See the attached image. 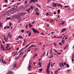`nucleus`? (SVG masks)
<instances>
[{"mask_svg": "<svg viewBox=\"0 0 74 74\" xmlns=\"http://www.w3.org/2000/svg\"><path fill=\"white\" fill-rule=\"evenodd\" d=\"M32 30H33V32H34V33L35 34H36V33H38V34H39V32H38V31L35 29H34V28H32Z\"/></svg>", "mask_w": 74, "mask_h": 74, "instance_id": "f257e3e1", "label": "nucleus"}, {"mask_svg": "<svg viewBox=\"0 0 74 74\" xmlns=\"http://www.w3.org/2000/svg\"><path fill=\"white\" fill-rule=\"evenodd\" d=\"M51 65V62H49V63L48 64L47 67V71L49 70V67H50V66Z\"/></svg>", "mask_w": 74, "mask_h": 74, "instance_id": "f03ea898", "label": "nucleus"}, {"mask_svg": "<svg viewBox=\"0 0 74 74\" xmlns=\"http://www.w3.org/2000/svg\"><path fill=\"white\" fill-rule=\"evenodd\" d=\"M31 68H32V66H31V65H29L28 67V69L29 71H31Z\"/></svg>", "mask_w": 74, "mask_h": 74, "instance_id": "7ed1b4c3", "label": "nucleus"}, {"mask_svg": "<svg viewBox=\"0 0 74 74\" xmlns=\"http://www.w3.org/2000/svg\"><path fill=\"white\" fill-rule=\"evenodd\" d=\"M8 36H9V37L10 38H11L12 37V36H11V33H10V32L8 33Z\"/></svg>", "mask_w": 74, "mask_h": 74, "instance_id": "20e7f679", "label": "nucleus"}, {"mask_svg": "<svg viewBox=\"0 0 74 74\" xmlns=\"http://www.w3.org/2000/svg\"><path fill=\"white\" fill-rule=\"evenodd\" d=\"M35 11L36 12H35L36 15H37V16H38V15H39V14H40V13L37 12V10H35Z\"/></svg>", "mask_w": 74, "mask_h": 74, "instance_id": "39448f33", "label": "nucleus"}, {"mask_svg": "<svg viewBox=\"0 0 74 74\" xmlns=\"http://www.w3.org/2000/svg\"><path fill=\"white\" fill-rule=\"evenodd\" d=\"M66 28H64L62 30V31H61L60 33H63L64 32V31H66Z\"/></svg>", "mask_w": 74, "mask_h": 74, "instance_id": "423d86ee", "label": "nucleus"}, {"mask_svg": "<svg viewBox=\"0 0 74 74\" xmlns=\"http://www.w3.org/2000/svg\"><path fill=\"white\" fill-rule=\"evenodd\" d=\"M27 33H28V34H29L28 36H29V37L30 36V35H31V33L30 32L28 31H27Z\"/></svg>", "mask_w": 74, "mask_h": 74, "instance_id": "0eeeda50", "label": "nucleus"}, {"mask_svg": "<svg viewBox=\"0 0 74 74\" xmlns=\"http://www.w3.org/2000/svg\"><path fill=\"white\" fill-rule=\"evenodd\" d=\"M35 47V45H31L27 49H29L30 48H32V47Z\"/></svg>", "mask_w": 74, "mask_h": 74, "instance_id": "6e6552de", "label": "nucleus"}, {"mask_svg": "<svg viewBox=\"0 0 74 74\" xmlns=\"http://www.w3.org/2000/svg\"><path fill=\"white\" fill-rule=\"evenodd\" d=\"M56 5H58V3H55L53 4V7H56Z\"/></svg>", "mask_w": 74, "mask_h": 74, "instance_id": "1a4fd4ad", "label": "nucleus"}, {"mask_svg": "<svg viewBox=\"0 0 74 74\" xmlns=\"http://www.w3.org/2000/svg\"><path fill=\"white\" fill-rule=\"evenodd\" d=\"M35 1H36V0H31L30 1V3H32V2L35 3Z\"/></svg>", "mask_w": 74, "mask_h": 74, "instance_id": "9d476101", "label": "nucleus"}, {"mask_svg": "<svg viewBox=\"0 0 74 74\" xmlns=\"http://www.w3.org/2000/svg\"><path fill=\"white\" fill-rule=\"evenodd\" d=\"M4 40L5 41V42H7L8 41V36H7V38H4Z\"/></svg>", "mask_w": 74, "mask_h": 74, "instance_id": "9b49d317", "label": "nucleus"}, {"mask_svg": "<svg viewBox=\"0 0 74 74\" xmlns=\"http://www.w3.org/2000/svg\"><path fill=\"white\" fill-rule=\"evenodd\" d=\"M64 24V21L62 22V23H60V25H63Z\"/></svg>", "mask_w": 74, "mask_h": 74, "instance_id": "f8f14e48", "label": "nucleus"}, {"mask_svg": "<svg viewBox=\"0 0 74 74\" xmlns=\"http://www.w3.org/2000/svg\"><path fill=\"white\" fill-rule=\"evenodd\" d=\"M18 38H21V39H23V38L21 36V35H19V36H18Z\"/></svg>", "mask_w": 74, "mask_h": 74, "instance_id": "ddd939ff", "label": "nucleus"}, {"mask_svg": "<svg viewBox=\"0 0 74 74\" xmlns=\"http://www.w3.org/2000/svg\"><path fill=\"white\" fill-rule=\"evenodd\" d=\"M45 55V52L42 55V56H41V58H42V57H44Z\"/></svg>", "mask_w": 74, "mask_h": 74, "instance_id": "4468645a", "label": "nucleus"}, {"mask_svg": "<svg viewBox=\"0 0 74 74\" xmlns=\"http://www.w3.org/2000/svg\"><path fill=\"white\" fill-rule=\"evenodd\" d=\"M41 64H42V63H41V62H39L38 63V64L40 66H42V65H41Z\"/></svg>", "mask_w": 74, "mask_h": 74, "instance_id": "2eb2a0df", "label": "nucleus"}, {"mask_svg": "<svg viewBox=\"0 0 74 74\" xmlns=\"http://www.w3.org/2000/svg\"><path fill=\"white\" fill-rule=\"evenodd\" d=\"M38 56L37 54V53H36L34 55V56L33 59H34V58H35V57H36V56Z\"/></svg>", "mask_w": 74, "mask_h": 74, "instance_id": "dca6fc26", "label": "nucleus"}, {"mask_svg": "<svg viewBox=\"0 0 74 74\" xmlns=\"http://www.w3.org/2000/svg\"><path fill=\"white\" fill-rule=\"evenodd\" d=\"M68 46H69L68 45L64 47V49H66V48H67V47H68Z\"/></svg>", "mask_w": 74, "mask_h": 74, "instance_id": "f3484780", "label": "nucleus"}, {"mask_svg": "<svg viewBox=\"0 0 74 74\" xmlns=\"http://www.w3.org/2000/svg\"><path fill=\"white\" fill-rule=\"evenodd\" d=\"M6 48L7 49H8V50H10L11 49V48H9V47H6Z\"/></svg>", "mask_w": 74, "mask_h": 74, "instance_id": "a211bd4d", "label": "nucleus"}, {"mask_svg": "<svg viewBox=\"0 0 74 74\" xmlns=\"http://www.w3.org/2000/svg\"><path fill=\"white\" fill-rule=\"evenodd\" d=\"M31 43H32V42L30 43L27 46L25 47L24 48V49H25L26 48H27V47H28V46H29V45H30V44Z\"/></svg>", "mask_w": 74, "mask_h": 74, "instance_id": "6ab92c4d", "label": "nucleus"}, {"mask_svg": "<svg viewBox=\"0 0 74 74\" xmlns=\"http://www.w3.org/2000/svg\"><path fill=\"white\" fill-rule=\"evenodd\" d=\"M29 27L30 28V27H32L33 25H31V23H30L29 24Z\"/></svg>", "mask_w": 74, "mask_h": 74, "instance_id": "aec40b11", "label": "nucleus"}, {"mask_svg": "<svg viewBox=\"0 0 74 74\" xmlns=\"http://www.w3.org/2000/svg\"><path fill=\"white\" fill-rule=\"evenodd\" d=\"M36 6H37V7H39V8H40L41 7V6H40V5H39L38 4H36Z\"/></svg>", "mask_w": 74, "mask_h": 74, "instance_id": "412c9836", "label": "nucleus"}, {"mask_svg": "<svg viewBox=\"0 0 74 74\" xmlns=\"http://www.w3.org/2000/svg\"><path fill=\"white\" fill-rule=\"evenodd\" d=\"M20 57H16L15 58V60H18V59H19Z\"/></svg>", "mask_w": 74, "mask_h": 74, "instance_id": "4be33fe9", "label": "nucleus"}, {"mask_svg": "<svg viewBox=\"0 0 74 74\" xmlns=\"http://www.w3.org/2000/svg\"><path fill=\"white\" fill-rule=\"evenodd\" d=\"M3 23H1V22H0V27H3V25H1V24H2Z\"/></svg>", "mask_w": 74, "mask_h": 74, "instance_id": "5701e85b", "label": "nucleus"}, {"mask_svg": "<svg viewBox=\"0 0 74 74\" xmlns=\"http://www.w3.org/2000/svg\"><path fill=\"white\" fill-rule=\"evenodd\" d=\"M2 62L3 63H4V64H6V62L3 61V59L2 60Z\"/></svg>", "mask_w": 74, "mask_h": 74, "instance_id": "b1692460", "label": "nucleus"}, {"mask_svg": "<svg viewBox=\"0 0 74 74\" xmlns=\"http://www.w3.org/2000/svg\"><path fill=\"white\" fill-rule=\"evenodd\" d=\"M46 71L47 72L48 74H49V70H46Z\"/></svg>", "mask_w": 74, "mask_h": 74, "instance_id": "393cba45", "label": "nucleus"}, {"mask_svg": "<svg viewBox=\"0 0 74 74\" xmlns=\"http://www.w3.org/2000/svg\"><path fill=\"white\" fill-rule=\"evenodd\" d=\"M61 65L62 66V67H63V66H64V65H63V62L62 61V63H61Z\"/></svg>", "mask_w": 74, "mask_h": 74, "instance_id": "a878e982", "label": "nucleus"}, {"mask_svg": "<svg viewBox=\"0 0 74 74\" xmlns=\"http://www.w3.org/2000/svg\"><path fill=\"white\" fill-rule=\"evenodd\" d=\"M12 73V71H10L8 73V74H11Z\"/></svg>", "mask_w": 74, "mask_h": 74, "instance_id": "bb28decb", "label": "nucleus"}, {"mask_svg": "<svg viewBox=\"0 0 74 74\" xmlns=\"http://www.w3.org/2000/svg\"><path fill=\"white\" fill-rule=\"evenodd\" d=\"M66 66L67 68H69V67H70V66H69V64H66Z\"/></svg>", "mask_w": 74, "mask_h": 74, "instance_id": "cd10ccee", "label": "nucleus"}, {"mask_svg": "<svg viewBox=\"0 0 74 74\" xmlns=\"http://www.w3.org/2000/svg\"><path fill=\"white\" fill-rule=\"evenodd\" d=\"M58 14H59L60 13V10L59 9L57 11Z\"/></svg>", "mask_w": 74, "mask_h": 74, "instance_id": "c85d7f7f", "label": "nucleus"}, {"mask_svg": "<svg viewBox=\"0 0 74 74\" xmlns=\"http://www.w3.org/2000/svg\"><path fill=\"white\" fill-rule=\"evenodd\" d=\"M53 58V54H52V55L51 56L49 57V58Z\"/></svg>", "mask_w": 74, "mask_h": 74, "instance_id": "c756f323", "label": "nucleus"}, {"mask_svg": "<svg viewBox=\"0 0 74 74\" xmlns=\"http://www.w3.org/2000/svg\"><path fill=\"white\" fill-rule=\"evenodd\" d=\"M1 49H3L4 47H3V45L1 44Z\"/></svg>", "mask_w": 74, "mask_h": 74, "instance_id": "7c9ffc66", "label": "nucleus"}, {"mask_svg": "<svg viewBox=\"0 0 74 74\" xmlns=\"http://www.w3.org/2000/svg\"><path fill=\"white\" fill-rule=\"evenodd\" d=\"M36 10L37 11H37H38L39 10H38V9L37 8H36Z\"/></svg>", "mask_w": 74, "mask_h": 74, "instance_id": "2f4dec72", "label": "nucleus"}, {"mask_svg": "<svg viewBox=\"0 0 74 74\" xmlns=\"http://www.w3.org/2000/svg\"><path fill=\"white\" fill-rule=\"evenodd\" d=\"M70 7L69 6H65L64 8H67V7Z\"/></svg>", "mask_w": 74, "mask_h": 74, "instance_id": "473e14b6", "label": "nucleus"}, {"mask_svg": "<svg viewBox=\"0 0 74 74\" xmlns=\"http://www.w3.org/2000/svg\"><path fill=\"white\" fill-rule=\"evenodd\" d=\"M5 2V3H7L8 2V0H5L4 1Z\"/></svg>", "mask_w": 74, "mask_h": 74, "instance_id": "72a5a7b5", "label": "nucleus"}, {"mask_svg": "<svg viewBox=\"0 0 74 74\" xmlns=\"http://www.w3.org/2000/svg\"><path fill=\"white\" fill-rule=\"evenodd\" d=\"M49 14V13L47 12L46 14V16H48V14Z\"/></svg>", "mask_w": 74, "mask_h": 74, "instance_id": "f704fd0d", "label": "nucleus"}, {"mask_svg": "<svg viewBox=\"0 0 74 74\" xmlns=\"http://www.w3.org/2000/svg\"><path fill=\"white\" fill-rule=\"evenodd\" d=\"M57 54L58 55H60L61 54V53H58Z\"/></svg>", "mask_w": 74, "mask_h": 74, "instance_id": "c9c22d12", "label": "nucleus"}, {"mask_svg": "<svg viewBox=\"0 0 74 74\" xmlns=\"http://www.w3.org/2000/svg\"><path fill=\"white\" fill-rule=\"evenodd\" d=\"M23 52L22 53L20 54L19 55L20 56L21 55V56H22V55H23Z\"/></svg>", "mask_w": 74, "mask_h": 74, "instance_id": "e433bc0d", "label": "nucleus"}, {"mask_svg": "<svg viewBox=\"0 0 74 74\" xmlns=\"http://www.w3.org/2000/svg\"><path fill=\"white\" fill-rule=\"evenodd\" d=\"M54 50V51H55V52H56V53H58V51H56V50L54 49H53Z\"/></svg>", "mask_w": 74, "mask_h": 74, "instance_id": "4c0bfd02", "label": "nucleus"}, {"mask_svg": "<svg viewBox=\"0 0 74 74\" xmlns=\"http://www.w3.org/2000/svg\"><path fill=\"white\" fill-rule=\"evenodd\" d=\"M60 66L61 67V68H62V65H61V62L60 63Z\"/></svg>", "mask_w": 74, "mask_h": 74, "instance_id": "58836bf2", "label": "nucleus"}, {"mask_svg": "<svg viewBox=\"0 0 74 74\" xmlns=\"http://www.w3.org/2000/svg\"><path fill=\"white\" fill-rule=\"evenodd\" d=\"M59 4V5H60V7H61V8H62V7H63L62 6V5H61V4Z\"/></svg>", "mask_w": 74, "mask_h": 74, "instance_id": "ea45409f", "label": "nucleus"}, {"mask_svg": "<svg viewBox=\"0 0 74 74\" xmlns=\"http://www.w3.org/2000/svg\"><path fill=\"white\" fill-rule=\"evenodd\" d=\"M42 69H39V71H40L41 72L42 71Z\"/></svg>", "mask_w": 74, "mask_h": 74, "instance_id": "a19ab883", "label": "nucleus"}, {"mask_svg": "<svg viewBox=\"0 0 74 74\" xmlns=\"http://www.w3.org/2000/svg\"><path fill=\"white\" fill-rule=\"evenodd\" d=\"M52 49H51V53L50 54H52Z\"/></svg>", "mask_w": 74, "mask_h": 74, "instance_id": "79ce46f5", "label": "nucleus"}, {"mask_svg": "<svg viewBox=\"0 0 74 74\" xmlns=\"http://www.w3.org/2000/svg\"><path fill=\"white\" fill-rule=\"evenodd\" d=\"M21 14V15H25V13H20Z\"/></svg>", "mask_w": 74, "mask_h": 74, "instance_id": "37998d69", "label": "nucleus"}, {"mask_svg": "<svg viewBox=\"0 0 74 74\" xmlns=\"http://www.w3.org/2000/svg\"><path fill=\"white\" fill-rule=\"evenodd\" d=\"M59 45H61V46H62V43H59Z\"/></svg>", "mask_w": 74, "mask_h": 74, "instance_id": "c03bdc74", "label": "nucleus"}, {"mask_svg": "<svg viewBox=\"0 0 74 74\" xmlns=\"http://www.w3.org/2000/svg\"><path fill=\"white\" fill-rule=\"evenodd\" d=\"M51 1L50 0H49L47 2V3H49V2H50Z\"/></svg>", "mask_w": 74, "mask_h": 74, "instance_id": "a18cd8bd", "label": "nucleus"}, {"mask_svg": "<svg viewBox=\"0 0 74 74\" xmlns=\"http://www.w3.org/2000/svg\"><path fill=\"white\" fill-rule=\"evenodd\" d=\"M21 32H22V33H23L24 32V30H23V29H22L21 30Z\"/></svg>", "mask_w": 74, "mask_h": 74, "instance_id": "49530a36", "label": "nucleus"}, {"mask_svg": "<svg viewBox=\"0 0 74 74\" xmlns=\"http://www.w3.org/2000/svg\"><path fill=\"white\" fill-rule=\"evenodd\" d=\"M49 51H48L47 52V54L46 55V56H47L48 55V53H49Z\"/></svg>", "mask_w": 74, "mask_h": 74, "instance_id": "de8ad7c7", "label": "nucleus"}, {"mask_svg": "<svg viewBox=\"0 0 74 74\" xmlns=\"http://www.w3.org/2000/svg\"><path fill=\"white\" fill-rule=\"evenodd\" d=\"M47 27H49V24H47Z\"/></svg>", "mask_w": 74, "mask_h": 74, "instance_id": "09e8293b", "label": "nucleus"}, {"mask_svg": "<svg viewBox=\"0 0 74 74\" xmlns=\"http://www.w3.org/2000/svg\"><path fill=\"white\" fill-rule=\"evenodd\" d=\"M35 22V21H34L33 22H32V24H34V23Z\"/></svg>", "mask_w": 74, "mask_h": 74, "instance_id": "8fccbe9b", "label": "nucleus"}, {"mask_svg": "<svg viewBox=\"0 0 74 74\" xmlns=\"http://www.w3.org/2000/svg\"><path fill=\"white\" fill-rule=\"evenodd\" d=\"M15 67H16V64L14 65L13 67V68H15Z\"/></svg>", "mask_w": 74, "mask_h": 74, "instance_id": "3c124183", "label": "nucleus"}, {"mask_svg": "<svg viewBox=\"0 0 74 74\" xmlns=\"http://www.w3.org/2000/svg\"><path fill=\"white\" fill-rule=\"evenodd\" d=\"M66 64H67V63H66V62H64V65H66Z\"/></svg>", "mask_w": 74, "mask_h": 74, "instance_id": "603ef678", "label": "nucleus"}, {"mask_svg": "<svg viewBox=\"0 0 74 74\" xmlns=\"http://www.w3.org/2000/svg\"><path fill=\"white\" fill-rule=\"evenodd\" d=\"M70 71V69H68L67 71V72H69V71Z\"/></svg>", "mask_w": 74, "mask_h": 74, "instance_id": "864d4df0", "label": "nucleus"}, {"mask_svg": "<svg viewBox=\"0 0 74 74\" xmlns=\"http://www.w3.org/2000/svg\"><path fill=\"white\" fill-rule=\"evenodd\" d=\"M7 29H10V27L9 26H7Z\"/></svg>", "mask_w": 74, "mask_h": 74, "instance_id": "5fc2aeb1", "label": "nucleus"}, {"mask_svg": "<svg viewBox=\"0 0 74 74\" xmlns=\"http://www.w3.org/2000/svg\"><path fill=\"white\" fill-rule=\"evenodd\" d=\"M3 7H7V5H3Z\"/></svg>", "mask_w": 74, "mask_h": 74, "instance_id": "6e6d98bb", "label": "nucleus"}, {"mask_svg": "<svg viewBox=\"0 0 74 74\" xmlns=\"http://www.w3.org/2000/svg\"><path fill=\"white\" fill-rule=\"evenodd\" d=\"M10 23V24H9V26H11V22H10V23Z\"/></svg>", "mask_w": 74, "mask_h": 74, "instance_id": "4d7b16f0", "label": "nucleus"}, {"mask_svg": "<svg viewBox=\"0 0 74 74\" xmlns=\"http://www.w3.org/2000/svg\"><path fill=\"white\" fill-rule=\"evenodd\" d=\"M11 19V18L9 17H7V19Z\"/></svg>", "mask_w": 74, "mask_h": 74, "instance_id": "13d9d810", "label": "nucleus"}, {"mask_svg": "<svg viewBox=\"0 0 74 74\" xmlns=\"http://www.w3.org/2000/svg\"><path fill=\"white\" fill-rule=\"evenodd\" d=\"M54 45H55V46H56V43L54 42Z\"/></svg>", "mask_w": 74, "mask_h": 74, "instance_id": "bf43d9fd", "label": "nucleus"}, {"mask_svg": "<svg viewBox=\"0 0 74 74\" xmlns=\"http://www.w3.org/2000/svg\"><path fill=\"white\" fill-rule=\"evenodd\" d=\"M23 48H22L21 50V51H23Z\"/></svg>", "mask_w": 74, "mask_h": 74, "instance_id": "052dcab7", "label": "nucleus"}, {"mask_svg": "<svg viewBox=\"0 0 74 74\" xmlns=\"http://www.w3.org/2000/svg\"><path fill=\"white\" fill-rule=\"evenodd\" d=\"M53 65L52 64H51V67H53Z\"/></svg>", "mask_w": 74, "mask_h": 74, "instance_id": "680f3d73", "label": "nucleus"}, {"mask_svg": "<svg viewBox=\"0 0 74 74\" xmlns=\"http://www.w3.org/2000/svg\"><path fill=\"white\" fill-rule=\"evenodd\" d=\"M27 3V1H25V4H26Z\"/></svg>", "mask_w": 74, "mask_h": 74, "instance_id": "e2e57ef3", "label": "nucleus"}, {"mask_svg": "<svg viewBox=\"0 0 74 74\" xmlns=\"http://www.w3.org/2000/svg\"><path fill=\"white\" fill-rule=\"evenodd\" d=\"M34 66H35V64H36V62H34Z\"/></svg>", "mask_w": 74, "mask_h": 74, "instance_id": "0e129e2a", "label": "nucleus"}, {"mask_svg": "<svg viewBox=\"0 0 74 74\" xmlns=\"http://www.w3.org/2000/svg\"><path fill=\"white\" fill-rule=\"evenodd\" d=\"M31 8L32 10L33 9V6H31Z\"/></svg>", "mask_w": 74, "mask_h": 74, "instance_id": "69168bd1", "label": "nucleus"}, {"mask_svg": "<svg viewBox=\"0 0 74 74\" xmlns=\"http://www.w3.org/2000/svg\"><path fill=\"white\" fill-rule=\"evenodd\" d=\"M54 14H56V12H54Z\"/></svg>", "mask_w": 74, "mask_h": 74, "instance_id": "338daca9", "label": "nucleus"}, {"mask_svg": "<svg viewBox=\"0 0 74 74\" xmlns=\"http://www.w3.org/2000/svg\"><path fill=\"white\" fill-rule=\"evenodd\" d=\"M53 33H54V32H52L51 33V34H53Z\"/></svg>", "mask_w": 74, "mask_h": 74, "instance_id": "774afa93", "label": "nucleus"}]
</instances>
